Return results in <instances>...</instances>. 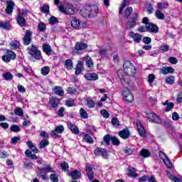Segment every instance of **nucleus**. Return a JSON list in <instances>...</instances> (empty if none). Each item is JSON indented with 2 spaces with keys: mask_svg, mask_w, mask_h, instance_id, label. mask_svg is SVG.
Segmentation results:
<instances>
[{
  "mask_svg": "<svg viewBox=\"0 0 182 182\" xmlns=\"http://www.w3.org/2000/svg\"><path fill=\"white\" fill-rule=\"evenodd\" d=\"M123 68L124 71L127 75V76L124 77V75H122V70H119L117 71V75L119 76L122 85L126 86V82L127 83H129V76H133V75H136V67H134V65H133L130 61H125L123 65Z\"/></svg>",
  "mask_w": 182,
  "mask_h": 182,
  "instance_id": "nucleus-1",
  "label": "nucleus"
},
{
  "mask_svg": "<svg viewBox=\"0 0 182 182\" xmlns=\"http://www.w3.org/2000/svg\"><path fill=\"white\" fill-rule=\"evenodd\" d=\"M99 13V7L96 5L85 6L81 11L80 15L83 18H95Z\"/></svg>",
  "mask_w": 182,
  "mask_h": 182,
  "instance_id": "nucleus-2",
  "label": "nucleus"
},
{
  "mask_svg": "<svg viewBox=\"0 0 182 182\" xmlns=\"http://www.w3.org/2000/svg\"><path fill=\"white\" fill-rule=\"evenodd\" d=\"M58 11H60L61 14H64V15L72 16L76 15L79 10L73 4H68L64 6H58Z\"/></svg>",
  "mask_w": 182,
  "mask_h": 182,
  "instance_id": "nucleus-3",
  "label": "nucleus"
},
{
  "mask_svg": "<svg viewBox=\"0 0 182 182\" xmlns=\"http://www.w3.org/2000/svg\"><path fill=\"white\" fill-rule=\"evenodd\" d=\"M27 49L31 58L36 59V60H41V59H42V53L36 45H31L30 47H28Z\"/></svg>",
  "mask_w": 182,
  "mask_h": 182,
  "instance_id": "nucleus-4",
  "label": "nucleus"
},
{
  "mask_svg": "<svg viewBox=\"0 0 182 182\" xmlns=\"http://www.w3.org/2000/svg\"><path fill=\"white\" fill-rule=\"evenodd\" d=\"M139 21V14L136 13H134L130 19L127 22L126 24V30L131 31L133 29L136 25H137V21Z\"/></svg>",
  "mask_w": 182,
  "mask_h": 182,
  "instance_id": "nucleus-5",
  "label": "nucleus"
},
{
  "mask_svg": "<svg viewBox=\"0 0 182 182\" xmlns=\"http://www.w3.org/2000/svg\"><path fill=\"white\" fill-rule=\"evenodd\" d=\"M26 16H28V10L22 9L18 11L16 21L17 23H18L20 26H25V23L26 22L25 20Z\"/></svg>",
  "mask_w": 182,
  "mask_h": 182,
  "instance_id": "nucleus-6",
  "label": "nucleus"
},
{
  "mask_svg": "<svg viewBox=\"0 0 182 182\" xmlns=\"http://www.w3.org/2000/svg\"><path fill=\"white\" fill-rule=\"evenodd\" d=\"M146 114L149 122L151 123H156L157 124H160V123H161V118L154 112H149Z\"/></svg>",
  "mask_w": 182,
  "mask_h": 182,
  "instance_id": "nucleus-7",
  "label": "nucleus"
},
{
  "mask_svg": "<svg viewBox=\"0 0 182 182\" xmlns=\"http://www.w3.org/2000/svg\"><path fill=\"white\" fill-rule=\"evenodd\" d=\"M122 96L127 102H129V103H132V102L134 100V97H133V94L129 89H127L122 92Z\"/></svg>",
  "mask_w": 182,
  "mask_h": 182,
  "instance_id": "nucleus-8",
  "label": "nucleus"
},
{
  "mask_svg": "<svg viewBox=\"0 0 182 182\" xmlns=\"http://www.w3.org/2000/svg\"><path fill=\"white\" fill-rule=\"evenodd\" d=\"M16 58V55L13 51H8L6 55L2 56V60L6 62V63L11 62V60L15 59Z\"/></svg>",
  "mask_w": 182,
  "mask_h": 182,
  "instance_id": "nucleus-9",
  "label": "nucleus"
},
{
  "mask_svg": "<svg viewBox=\"0 0 182 182\" xmlns=\"http://www.w3.org/2000/svg\"><path fill=\"white\" fill-rule=\"evenodd\" d=\"M32 31L29 30L26 31V35L23 38V42L24 45L28 46L31 44V42H32Z\"/></svg>",
  "mask_w": 182,
  "mask_h": 182,
  "instance_id": "nucleus-10",
  "label": "nucleus"
},
{
  "mask_svg": "<svg viewBox=\"0 0 182 182\" xmlns=\"http://www.w3.org/2000/svg\"><path fill=\"white\" fill-rule=\"evenodd\" d=\"M95 156H102L104 159H106L107 156H109V154H107V151H106L103 148H97L94 151Z\"/></svg>",
  "mask_w": 182,
  "mask_h": 182,
  "instance_id": "nucleus-11",
  "label": "nucleus"
},
{
  "mask_svg": "<svg viewBox=\"0 0 182 182\" xmlns=\"http://www.w3.org/2000/svg\"><path fill=\"white\" fill-rule=\"evenodd\" d=\"M65 127H63V125H59L56 127L55 129L52 131L51 134L53 137H59V135L57 133H63Z\"/></svg>",
  "mask_w": 182,
  "mask_h": 182,
  "instance_id": "nucleus-12",
  "label": "nucleus"
},
{
  "mask_svg": "<svg viewBox=\"0 0 182 182\" xmlns=\"http://www.w3.org/2000/svg\"><path fill=\"white\" fill-rule=\"evenodd\" d=\"M146 31L148 32H151L152 33H157L159 32V27L156 26V24H153L151 23H149L146 25Z\"/></svg>",
  "mask_w": 182,
  "mask_h": 182,
  "instance_id": "nucleus-13",
  "label": "nucleus"
},
{
  "mask_svg": "<svg viewBox=\"0 0 182 182\" xmlns=\"http://www.w3.org/2000/svg\"><path fill=\"white\" fill-rule=\"evenodd\" d=\"M136 127L141 137H146V129H144V127H143L140 121L136 122Z\"/></svg>",
  "mask_w": 182,
  "mask_h": 182,
  "instance_id": "nucleus-14",
  "label": "nucleus"
},
{
  "mask_svg": "<svg viewBox=\"0 0 182 182\" xmlns=\"http://www.w3.org/2000/svg\"><path fill=\"white\" fill-rule=\"evenodd\" d=\"M49 103L54 110H56V107L59 106V99L56 97H52L50 98Z\"/></svg>",
  "mask_w": 182,
  "mask_h": 182,
  "instance_id": "nucleus-15",
  "label": "nucleus"
},
{
  "mask_svg": "<svg viewBox=\"0 0 182 182\" xmlns=\"http://www.w3.org/2000/svg\"><path fill=\"white\" fill-rule=\"evenodd\" d=\"M87 48V44L82 42H77L75 45V49L77 52L85 50Z\"/></svg>",
  "mask_w": 182,
  "mask_h": 182,
  "instance_id": "nucleus-16",
  "label": "nucleus"
},
{
  "mask_svg": "<svg viewBox=\"0 0 182 182\" xmlns=\"http://www.w3.org/2000/svg\"><path fill=\"white\" fill-rule=\"evenodd\" d=\"M119 136L124 139H129L130 137V131L127 128L124 129L119 132Z\"/></svg>",
  "mask_w": 182,
  "mask_h": 182,
  "instance_id": "nucleus-17",
  "label": "nucleus"
},
{
  "mask_svg": "<svg viewBox=\"0 0 182 182\" xmlns=\"http://www.w3.org/2000/svg\"><path fill=\"white\" fill-rule=\"evenodd\" d=\"M14 6H15V3L12 1H8L7 6L6 8V14H12V12H14Z\"/></svg>",
  "mask_w": 182,
  "mask_h": 182,
  "instance_id": "nucleus-18",
  "label": "nucleus"
},
{
  "mask_svg": "<svg viewBox=\"0 0 182 182\" xmlns=\"http://www.w3.org/2000/svg\"><path fill=\"white\" fill-rule=\"evenodd\" d=\"M85 79H86V80L95 81L99 79V76H97V74L96 73H90L85 75Z\"/></svg>",
  "mask_w": 182,
  "mask_h": 182,
  "instance_id": "nucleus-19",
  "label": "nucleus"
},
{
  "mask_svg": "<svg viewBox=\"0 0 182 182\" xmlns=\"http://www.w3.org/2000/svg\"><path fill=\"white\" fill-rule=\"evenodd\" d=\"M129 36L134 39L136 43H140V41H141V35L132 31L129 33Z\"/></svg>",
  "mask_w": 182,
  "mask_h": 182,
  "instance_id": "nucleus-20",
  "label": "nucleus"
},
{
  "mask_svg": "<svg viewBox=\"0 0 182 182\" xmlns=\"http://www.w3.org/2000/svg\"><path fill=\"white\" fill-rule=\"evenodd\" d=\"M68 128L74 133V134H79V129H77V127L76 125L73 124L70 122H67Z\"/></svg>",
  "mask_w": 182,
  "mask_h": 182,
  "instance_id": "nucleus-21",
  "label": "nucleus"
},
{
  "mask_svg": "<svg viewBox=\"0 0 182 182\" xmlns=\"http://www.w3.org/2000/svg\"><path fill=\"white\" fill-rule=\"evenodd\" d=\"M161 72L162 75H168V73H174V68H173L171 67L165 66L161 69Z\"/></svg>",
  "mask_w": 182,
  "mask_h": 182,
  "instance_id": "nucleus-22",
  "label": "nucleus"
},
{
  "mask_svg": "<svg viewBox=\"0 0 182 182\" xmlns=\"http://www.w3.org/2000/svg\"><path fill=\"white\" fill-rule=\"evenodd\" d=\"M85 171L87 173V176L89 180H90V181H92V180H93V177L95 176V173H93V169H92V167H90V166H86Z\"/></svg>",
  "mask_w": 182,
  "mask_h": 182,
  "instance_id": "nucleus-23",
  "label": "nucleus"
},
{
  "mask_svg": "<svg viewBox=\"0 0 182 182\" xmlns=\"http://www.w3.org/2000/svg\"><path fill=\"white\" fill-rule=\"evenodd\" d=\"M136 168L133 167H129L128 168V176L132 177V178H135V177H139V173H137Z\"/></svg>",
  "mask_w": 182,
  "mask_h": 182,
  "instance_id": "nucleus-24",
  "label": "nucleus"
},
{
  "mask_svg": "<svg viewBox=\"0 0 182 182\" xmlns=\"http://www.w3.org/2000/svg\"><path fill=\"white\" fill-rule=\"evenodd\" d=\"M53 92L55 95H58V96H63L65 95L63 87L60 86H55L53 89Z\"/></svg>",
  "mask_w": 182,
  "mask_h": 182,
  "instance_id": "nucleus-25",
  "label": "nucleus"
},
{
  "mask_svg": "<svg viewBox=\"0 0 182 182\" xmlns=\"http://www.w3.org/2000/svg\"><path fill=\"white\" fill-rule=\"evenodd\" d=\"M81 23H82L80 22V20L77 18H74L71 21V26L74 29H79V28H80Z\"/></svg>",
  "mask_w": 182,
  "mask_h": 182,
  "instance_id": "nucleus-26",
  "label": "nucleus"
},
{
  "mask_svg": "<svg viewBox=\"0 0 182 182\" xmlns=\"http://www.w3.org/2000/svg\"><path fill=\"white\" fill-rule=\"evenodd\" d=\"M70 176L72 177L73 180H77L82 177V173L77 170H75L70 173Z\"/></svg>",
  "mask_w": 182,
  "mask_h": 182,
  "instance_id": "nucleus-27",
  "label": "nucleus"
},
{
  "mask_svg": "<svg viewBox=\"0 0 182 182\" xmlns=\"http://www.w3.org/2000/svg\"><path fill=\"white\" fill-rule=\"evenodd\" d=\"M83 63L82 61H78L76 68H75V75H80L82 72H83V67H82Z\"/></svg>",
  "mask_w": 182,
  "mask_h": 182,
  "instance_id": "nucleus-28",
  "label": "nucleus"
},
{
  "mask_svg": "<svg viewBox=\"0 0 182 182\" xmlns=\"http://www.w3.org/2000/svg\"><path fill=\"white\" fill-rule=\"evenodd\" d=\"M82 139L83 141H85V143H88L89 144H93V138L90 136V135L87 134H82Z\"/></svg>",
  "mask_w": 182,
  "mask_h": 182,
  "instance_id": "nucleus-29",
  "label": "nucleus"
},
{
  "mask_svg": "<svg viewBox=\"0 0 182 182\" xmlns=\"http://www.w3.org/2000/svg\"><path fill=\"white\" fill-rule=\"evenodd\" d=\"M162 105L164 106H166L165 108V112H170L173 107H174V103L168 102V100L166 101L165 102H163Z\"/></svg>",
  "mask_w": 182,
  "mask_h": 182,
  "instance_id": "nucleus-30",
  "label": "nucleus"
},
{
  "mask_svg": "<svg viewBox=\"0 0 182 182\" xmlns=\"http://www.w3.org/2000/svg\"><path fill=\"white\" fill-rule=\"evenodd\" d=\"M43 50L46 53V55H50V53L52 52V48H50V46L49 44H44L43 45Z\"/></svg>",
  "mask_w": 182,
  "mask_h": 182,
  "instance_id": "nucleus-31",
  "label": "nucleus"
},
{
  "mask_svg": "<svg viewBox=\"0 0 182 182\" xmlns=\"http://www.w3.org/2000/svg\"><path fill=\"white\" fill-rule=\"evenodd\" d=\"M65 67L68 70H72V69H73V63L72 62V60H66L65 61Z\"/></svg>",
  "mask_w": 182,
  "mask_h": 182,
  "instance_id": "nucleus-32",
  "label": "nucleus"
},
{
  "mask_svg": "<svg viewBox=\"0 0 182 182\" xmlns=\"http://www.w3.org/2000/svg\"><path fill=\"white\" fill-rule=\"evenodd\" d=\"M25 154L27 157L29 159H31V160H36L38 159V156H36V154H32V151L31 150L27 149L25 151Z\"/></svg>",
  "mask_w": 182,
  "mask_h": 182,
  "instance_id": "nucleus-33",
  "label": "nucleus"
},
{
  "mask_svg": "<svg viewBox=\"0 0 182 182\" xmlns=\"http://www.w3.org/2000/svg\"><path fill=\"white\" fill-rule=\"evenodd\" d=\"M155 16L157 18V19H160L161 21H164L166 18L164 14H163L160 10H156L155 11Z\"/></svg>",
  "mask_w": 182,
  "mask_h": 182,
  "instance_id": "nucleus-34",
  "label": "nucleus"
},
{
  "mask_svg": "<svg viewBox=\"0 0 182 182\" xmlns=\"http://www.w3.org/2000/svg\"><path fill=\"white\" fill-rule=\"evenodd\" d=\"M85 62L89 69H93V60L90 56L86 57Z\"/></svg>",
  "mask_w": 182,
  "mask_h": 182,
  "instance_id": "nucleus-35",
  "label": "nucleus"
},
{
  "mask_svg": "<svg viewBox=\"0 0 182 182\" xmlns=\"http://www.w3.org/2000/svg\"><path fill=\"white\" fill-rule=\"evenodd\" d=\"M168 49H170V46L167 44H162L159 48V52L161 53H165L166 52H168Z\"/></svg>",
  "mask_w": 182,
  "mask_h": 182,
  "instance_id": "nucleus-36",
  "label": "nucleus"
},
{
  "mask_svg": "<svg viewBox=\"0 0 182 182\" xmlns=\"http://www.w3.org/2000/svg\"><path fill=\"white\" fill-rule=\"evenodd\" d=\"M129 4L130 0H124L123 2L122 3V6L119 9V14H122V12H123L126 6H129Z\"/></svg>",
  "mask_w": 182,
  "mask_h": 182,
  "instance_id": "nucleus-37",
  "label": "nucleus"
},
{
  "mask_svg": "<svg viewBox=\"0 0 182 182\" xmlns=\"http://www.w3.org/2000/svg\"><path fill=\"white\" fill-rule=\"evenodd\" d=\"M80 116L81 119H87L89 117V114L84 108H81L80 109Z\"/></svg>",
  "mask_w": 182,
  "mask_h": 182,
  "instance_id": "nucleus-38",
  "label": "nucleus"
},
{
  "mask_svg": "<svg viewBox=\"0 0 182 182\" xmlns=\"http://www.w3.org/2000/svg\"><path fill=\"white\" fill-rule=\"evenodd\" d=\"M132 14H133V8L132 7H128L126 9L125 12H124V18H129V17L130 16V15H132Z\"/></svg>",
  "mask_w": 182,
  "mask_h": 182,
  "instance_id": "nucleus-39",
  "label": "nucleus"
},
{
  "mask_svg": "<svg viewBox=\"0 0 182 182\" xmlns=\"http://www.w3.org/2000/svg\"><path fill=\"white\" fill-rule=\"evenodd\" d=\"M47 146H49V140L48 139H43L39 144L40 149H45Z\"/></svg>",
  "mask_w": 182,
  "mask_h": 182,
  "instance_id": "nucleus-40",
  "label": "nucleus"
},
{
  "mask_svg": "<svg viewBox=\"0 0 182 182\" xmlns=\"http://www.w3.org/2000/svg\"><path fill=\"white\" fill-rule=\"evenodd\" d=\"M157 6L159 9H167L168 8V2L157 3Z\"/></svg>",
  "mask_w": 182,
  "mask_h": 182,
  "instance_id": "nucleus-41",
  "label": "nucleus"
},
{
  "mask_svg": "<svg viewBox=\"0 0 182 182\" xmlns=\"http://www.w3.org/2000/svg\"><path fill=\"white\" fill-rule=\"evenodd\" d=\"M2 76L5 80H12V79H14V75L11 73H5Z\"/></svg>",
  "mask_w": 182,
  "mask_h": 182,
  "instance_id": "nucleus-42",
  "label": "nucleus"
},
{
  "mask_svg": "<svg viewBox=\"0 0 182 182\" xmlns=\"http://www.w3.org/2000/svg\"><path fill=\"white\" fill-rule=\"evenodd\" d=\"M111 143L114 146H119V144H120V141L116 136L111 135Z\"/></svg>",
  "mask_w": 182,
  "mask_h": 182,
  "instance_id": "nucleus-43",
  "label": "nucleus"
},
{
  "mask_svg": "<svg viewBox=\"0 0 182 182\" xmlns=\"http://www.w3.org/2000/svg\"><path fill=\"white\" fill-rule=\"evenodd\" d=\"M86 102V106L88 107V109H93V107H95V104L92 100L87 99Z\"/></svg>",
  "mask_w": 182,
  "mask_h": 182,
  "instance_id": "nucleus-44",
  "label": "nucleus"
},
{
  "mask_svg": "<svg viewBox=\"0 0 182 182\" xmlns=\"http://www.w3.org/2000/svg\"><path fill=\"white\" fill-rule=\"evenodd\" d=\"M14 113L16 116H19L20 117H22L23 116V109L21 107H17L14 110Z\"/></svg>",
  "mask_w": 182,
  "mask_h": 182,
  "instance_id": "nucleus-45",
  "label": "nucleus"
},
{
  "mask_svg": "<svg viewBox=\"0 0 182 182\" xmlns=\"http://www.w3.org/2000/svg\"><path fill=\"white\" fill-rule=\"evenodd\" d=\"M49 72H50V68H49L48 66H46L41 68V74L43 76H46L47 75H49Z\"/></svg>",
  "mask_w": 182,
  "mask_h": 182,
  "instance_id": "nucleus-46",
  "label": "nucleus"
},
{
  "mask_svg": "<svg viewBox=\"0 0 182 182\" xmlns=\"http://www.w3.org/2000/svg\"><path fill=\"white\" fill-rule=\"evenodd\" d=\"M38 28L40 32H45V30L46 29V24L43 22H40L38 25Z\"/></svg>",
  "mask_w": 182,
  "mask_h": 182,
  "instance_id": "nucleus-47",
  "label": "nucleus"
},
{
  "mask_svg": "<svg viewBox=\"0 0 182 182\" xmlns=\"http://www.w3.org/2000/svg\"><path fill=\"white\" fill-rule=\"evenodd\" d=\"M163 161L165 166L168 167V168H171V167L173 166V164L171 163V161H170V159L168 157L165 159Z\"/></svg>",
  "mask_w": 182,
  "mask_h": 182,
  "instance_id": "nucleus-48",
  "label": "nucleus"
},
{
  "mask_svg": "<svg viewBox=\"0 0 182 182\" xmlns=\"http://www.w3.org/2000/svg\"><path fill=\"white\" fill-rule=\"evenodd\" d=\"M103 140L106 144H110V141H112V135L107 134L104 136Z\"/></svg>",
  "mask_w": 182,
  "mask_h": 182,
  "instance_id": "nucleus-49",
  "label": "nucleus"
},
{
  "mask_svg": "<svg viewBox=\"0 0 182 182\" xmlns=\"http://www.w3.org/2000/svg\"><path fill=\"white\" fill-rule=\"evenodd\" d=\"M156 80V75L154 74H149L148 76V82L149 85H153V82Z\"/></svg>",
  "mask_w": 182,
  "mask_h": 182,
  "instance_id": "nucleus-50",
  "label": "nucleus"
},
{
  "mask_svg": "<svg viewBox=\"0 0 182 182\" xmlns=\"http://www.w3.org/2000/svg\"><path fill=\"white\" fill-rule=\"evenodd\" d=\"M65 105L66 106H68V107H72L73 106H75V100L70 98L68 100H67L65 102Z\"/></svg>",
  "mask_w": 182,
  "mask_h": 182,
  "instance_id": "nucleus-51",
  "label": "nucleus"
},
{
  "mask_svg": "<svg viewBox=\"0 0 182 182\" xmlns=\"http://www.w3.org/2000/svg\"><path fill=\"white\" fill-rule=\"evenodd\" d=\"M43 171L46 173H55V171H53V168H52L50 165H46L43 168Z\"/></svg>",
  "mask_w": 182,
  "mask_h": 182,
  "instance_id": "nucleus-52",
  "label": "nucleus"
},
{
  "mask_svg": "<svg viewBox=\"0 0 182 182\" xmlns=\"http://www.w3.org/2000/svg\"><path fill=\"white\" fill-rule=\"evenodd\" d=\"M0 28H2V29L9 30V28H11V24H9V22L0 23Z\"/></svg>",
  "mask_w": 182,
  "mask_h": 182,
  "instance_id": "nucleus-53",
  "label": "nucleus"
},
{
  "mask_svg": "<svg viewBox=\"0 0 182 182\" xmlns=\"http://www.w3.org/2000/svg\"><path fill=\"white\" fill-rule=\"evenodd\" d=\"M50 180L53 182H59V178L55 173L50 175Z\"/></svg>",
  "mask_w": 182,
  "mask_h": 182,
  "instance_id": "nucleus-54",
  "label": "nucleus"
},
{
  "mask_svg": "<svg viewBox=\"0 0 182 182\" xmlns=\"http://www.w3.org/2000/svg\"><path fill=\"white\" fill-rule=\"evenodd\" d=\"M141 156H142V157H150V151L146 149H142L141 151Z\"/></svg>",
  "mask_w": 182,
  "mask_h": 182,
  "instance_id": "nucleus-55",
  "label": "nucleus"
},
{
  "mask_svg": "<svg viewBox=\"0 0 182 182\" xmlns=\"http://www.w3.org/2000/svg\"><path fill=\"white\" fill-rule=\"evenodd\" d=\"M61 168L63 171H69V164L65 161L61 163Z\"/></svg>",
  "mask_w": 182,
  "mask_h": 182,
  "instance_id": "nucleus-56",
  "label": "nucleus"
},
{
  "mask_svg": "<svg viewBox=\"0 0 182 182\" xmlns=\"http://www.w3.org/2000/svg\"><path fill=\"white\" fill-rule=\"evenodd\" d=\"M112 124L114 127H119V126H120V122L119 119H117V118H112Z\"/></svg>",
  "mask_w": 182,
  "mask_h": 182,
  "instance_id": "nucleus-57",
  "label": "nucleus"
},
{
  "mask_svg": "<svg viewBox=\"0 0 182 182\" xmlns=\"http://www.w3.org/2000/svg\"><path fill=\"white\" fill-rule=\"evenodd\" d=\"M100 113H101L102 116H103V117H105V119H109V117L110 116V114H109V112L106 109H102L100 111Z\"/></svg>",
  "mask_w": 182,
  "mask_h": 182,
  "instance_id": "nucleus-58",
  "label": "nucleus"
},
{
  "mask_svg": "<svg viewBox=\"0 0 182 182\" xmlns=\"http://www.w3.org/2000/svg\"><path fill=\"white\" fill-rule=\"evenodd\" d=\"M43 14H49V6L44 4L41 9Z\"/></svg>",
  "mask_w": 182,
  "mask_h": 182,
  "instance_id": "nucleus-59",
  "label": "nucleus"
},
{
  "mask_svg": "<svg viewBox=\"0 0 182 182\" xmlns=\"http://www.w3.org/2000/svg\"><path fill=\"white\" fill-rule=\"evenodd\" d=\"M11 131L14 132V133H18V132H21V128L18 125H12L11 127Z\"/></svg>",
  "mask_w": 182,
  "mask_h": 182,
  "instance_id": "nucleus-60",
  "label": "nucleus"
},
{
  "mask_svg": "<svg viewBox=\"0 0 182 182\" xmlns=\"http://www.w3.org/2000/svg\"><path fill=\"white\" fill-rule=\"evenodd\" d=\"M166 82L168 83V85H173V83H174V77L170 76L166 77Z\"/></svg>",
  "mask_w": 182,
  "mask_h": 182,
  "instance_id": "nucleus-61",
  "label": "nucleus"
},
{
  "mask_svg": "<svg viewBox=\"0 0 182 182\" xmlns=\"http://www.w3.org/2000/svg\"><path fill=\"white\" fill-rule=\"evenodd\" d=\"M76 92H77V90H76V88H73V87L67 88V92L68 93V95H75Z\"/></svg>",
  "mask_w": 182,
  "mask_h": 182,
  "instance_id": "nucleus-62",
  "label": "nucleus"
},
{
  "mask_svg": "<svg viewBox=\"0 0 182 182\" xmlns=\"http://www.w3.org/2000/svg\"><path fill=\"white\" fill-rule=\"evenodd\" d=\"M19 140H21V136H14L11 138V144H16Z\"/></svg>",
  "mask_w": 182,
  "mask_h": 182,
  "instance_id": "nucleus-63",
  "label": "nucleus"
},
{
  "mask_svg": "<svg viewBox=\"0 0 182 182\" xmlns=\"http://www.w3.org/2000/svg\"><path fill=\"white\" fill-rule=\"evenodd\" d=\"M49 23L50 25H55V23H58V18L55 16H51L49 19Z\"/></svg>",
  "mask_w": 182,
  "mask_h": 182,
  "instance_id": "nucleus-64",
  "label": "nucleus"
}]
</instances>
